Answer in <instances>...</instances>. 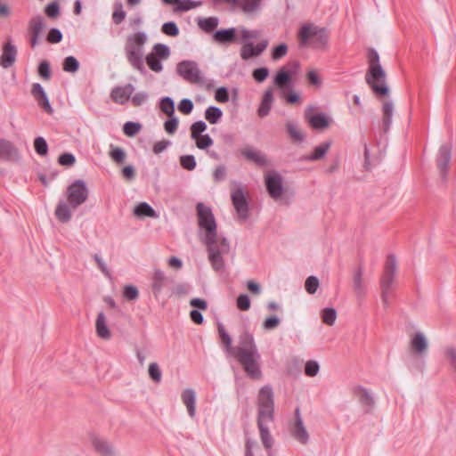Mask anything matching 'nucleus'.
Here are the masks:
<instances>
[{"label":"nucleus","mask_w":456,"mask_h":456,"mask_svg":"<svg viewBox=\"0 0 456 456\" xmlns=\"http://www.w3.org/2000/svg\"><path fill=\"white\" fill-rule=\"evenodd\" d=\"M217 331L228 355L237 359L246 374L252 379L262 378L261 354L253 335L244 330L239 337V345L232 346V339L222 322L217 323Z\"/></svg>","instance_id":"1"},{"label":"nucleus","mask_w":456,"mask_h":456,"mask_svg":"<svg viewBox=\"0 0 456 456\" xmlns=\"http://www.w3.org/2000/svg\"><path fill=\"white\" fill-rule=\"evenodd\" d=\"M196 209L199 227L204 231L202 242L207 247L210 265L215 272L223 273L225 269L224 257L230 252V242L225 237L217 234L216 218L209 207L199 202Z\"/></svg>","instance_id":"2"},{"label":"nucleus","mask_w":456,"mask_h":456,"mask_svg":"<svg viewBox=\"0 0 456 456\" xmlns=\"http://www.w3.org/2000/svg\"><path fill=\"white\" fill-rule=\"evenodd\" d=\"M257 418L256 423L261 442L268 456H272L273 438L270 433L269 425L274 420V395L270 385L262 387L256 400Z\"/></svg>","instance_id":"3"},{"label":"nucleus","mask_w":456,"mask_h":456,"mask_svg":"<svg viewBox=\"0 0 456 456\" xmlns=\"http://www.w3.org/2000/svg\"><path fill=\"white\" fill-rule=\"evenodd\" d=\"M88 198V188L83 180H76L67 188V200H60L55 208V216L61 223L71 219L70 208L76 209Z\"/></svg>","instance_id":"4"},{"label":"nucleus","mask_w":456,"mask_h":456,"mask_svg":"<svg viewBox=\"0 0 456 456\" xmlns=\"http://www.w3.org/2000/svg\"><path fill=\"white\" fill-rule=\"evenodd\" d=\"M369 68L365 74V81L376 95L385 96L389 93L387 85V74L379 62V53L370 48L368 52Z\"/></svg>","instance_id":"5"},{"label":"nucleus","mask_w":456,"mask_h":456,"mask_svg":"<svg viewBox=\"0 0 456 456\" xmlns=\"http://www.w3.org/2000/svg\"><path fill=\"white\" fill-rule=\"evenodd\" d=\"M148 41V35L144 31H137L127 35L125 42V54L129 64L141 74L146 73L144 66V45Z\"/></svg>","instance_id":"6"},{"label":"nucleus","mask_w":456,"mask_h":456,"mask_svg":"<svg viewBox=\"0 0 456 456\" xmlns=\"http://www.w3.org/2000/svg\"><path fill=\"white\" fill-rule=\"evenodd\" d=\"M299 45L303 47L326 49L329 41V32L323 27L314 23L304 24L298 32Z\"/></svg>","instance_id":"7"},{"label":"nucleus","mask_w":456,"mask_h":456,"mask_svg":"<svg viewBox=\"0 0 456 456\" xmlns=\"http://www.w3.org/2000/svg\"><path fill=\"white\" fill-rule=\"evenodd\" d=\"M177 74L187 83L200 84L205 83L204 76L194 61H182L176 65Z\"/></svg>","instance_id":"8"},{"label":"nucleus","mask_w":456,"mask_h":456,"mask_svg":"<svg viewBox=\"0 0 456 456\" xmlns=\"http://www.w3.org/2000/svg\"><path fill=\"white\" fill-rule=\"evenodd\" d=\"M396 270V257L394 255H389L387 259L384 273L380 280L381 289L392 291L395 281Z\"/></svg>","instance_id":"9"},{"label":"nucleus","mask_w":456,"mask_h":456,"mask_svg":"<svg viewBox=\"0 0 456 456\" xmlns=\"http://www.w3.org/2000/svg\"><path fill=\"white\" fill-rule=\"evenodd\" d=\"M232 203L238 214V218L244 222L248 218V203L244 195L242 188L238 187L231 194Z\"/></svg>","instance_id":"10"},{"label":"nucleus","mask_w":456,"mask_h":456,"mask_svg":"<svg viewBox=\"0 0 456 456\" xmlns=\"http://www.w3.org/2000/svg\"><path fill=\"white\" fill-rule=\"evenodd\" d=\"M265 186L271 198L278 200L283 192L282 177L276 172L273 171L265 175Z\"/></svg>","instance_id":"11"},{"label":"nucleus","mask_w":456,"mask_h":456,"mask_svg":"<svg viewBox=\"0 0 456 456\" xmlns=\"http://www.w3.org/2000/svg\"><path fill=\"white\" fill-rule=\"evenodd\" d=\"M268 41L264 39L254 45L253 42H244L240 51V56L243 61L257 57L267 48Z\"/></svg>","instance_id":"12"},{"label":"nucleus","mask_w":456,"mask_h":456,"mask_svg":"<svg viewBox=\"0 0 456 456\" xmlns=\"http://www.w3.org/2000/svg\"><path fill=\"white\" fill-rule=\"evenodd\" d=\"M45 27L46 25L44 17L38 15L30 19L28 22V30L30 34V45L32 47L40 44V38Z\"/></svg>","instance_id":"13"},{"label":"nucleus","mask_w":456,"mask_h":456,"mask_svg":"<svg viewBox=\"0 0 456 456\" xmlns=\"http://www.w3.org/2000/svg\"><path fill=\"white\" fill-rule=\"evenodd\" d=\"M314 106H308L305 111V118L313 129L322 130L327 128L330 124V118L325 113L311 114Z\"/></svg>","instance_id":"14"},{"label":"nucleus","mask_w":456,"mask_h":456,"mask_svg":"<svg viewBox=\"0 0 456 456\" xmlns=\"http://www.w3.org/2000/svg\"><path fill=\"white\" fill-rule=\"evenodd\" d=\"M170 282H172V280L167 277L164 272L158 268L154 269L151 277V289L154 297L158 298L164 289L168 287Z\"/></svg>","instance_id":"15"},{"label":"nucleus","mask_w":456,"mask_h":456,"mask_svg":"<svg viewBox=\"0 0 456 456\" xmlns=\"http://www.w3.org/2000/svg\"><path fill=\"white\" fill-rule=\"evenodd\" d=\"M452 158V147L445 143L441 145L436 158V165L444 180L446 179L449 163Z\"/></svg>","instance_id":"16"},{"label":"nucleus","mask_w":456,"mask_h":456,"mask_svg":"<svg viewBox=\"0 0 456 456\" xmlns=\"http://www.w3.org/2000/svg\"><path fill=\"white\" fill-rule=\"evenodd\" d=\"M2 54L0 56V65L4 69L11 68L17 58V47L13 45L11 39L4 43L2 47Z\"/></svg>","instance_id":"17"},{"label":"nucleus","mask_w":456,"mask_h":456,"mask_svg":"<svg viewBox=\"0 0 456 456\" xmlns=\"http://www.w3.org/2000/svg\"><path fill=\"white\" fill-rule=\"evenodd\" d=\"M292 436L299 443L305 444L309 441V434L304 426L299 408L295 411V422L291 429Z\"/></svg>","instance_id":"18"},{"label":"nucleus","mask_w":456,"mask_h":456,"mask_svg":"<svg viewBox=\"0 0 456 456\" xmlns=\"http://www.w3.org/2000/svg\"><path fill=\"white\" fill-rule=\"evenodd\" d=\"M411 350L419 356H423L428 352V342L426 336L420 332H415L410 339Z\"/></svg>","instance_id":"19"},{"label":"nucleus","mask_w":456,"mask_h":456,"mask_svg":"<svg viewBox=\"0 0 456 456\" xmlns=\"http://www.w3.org/2000/svg\"><path fill=\"white\" fill-rule=\"evenodd\" d=\"M134 92V86L132 84H126L123 86H116L111 90L110 96L114 102L125 104Z\"/></svg>","instance_id":"20"},{"label":"nucleus","mask_w":456,"mask_h":456,"mask_svg":"<svg viewBox=\"0 0 456 456\" xmlns=\"http://www.w3.org/2000/svg\"><path fill=\"white\" fill-rule=\"evenodd\" d=\"M31 94L33 97L37 102V104L45 110L48 114H52L53 110L49 102L47 94L43 88V86L39 83H35L32 85Z\"/></svg>","instance_id":"21"},{"label":"nucleus","mask_w":456,"mask_h":456,"mask_svg":"<svg viewBox=\"0 0 456 456\" xmlns=\"http://www.w3.org/2000/svg\"><path fill=\"white\" fill-rule=\"evenodd\" d=\"M236 28L218 29L214 32L212 38L220 45L231 44L236 40Z\"/></svg>","instance_id":"22"},{"label":"nucleus","mask_w":456,"mask_h":456,"mask_svg":"<svg viewBox=\"0 0 456 456\" xmlns=\"http://www.w3.org/2000/svg\"><path fill=\"white\" fill-rule=\"evenodd\" d=\"M240 153L247 159L256 163L258 166L265 167L268 164L266 156L253 147H245L240 150Z\"/></svg>","instance_id":"23"},{"label":"nucleus","mask_w":456,"mask_h":456,"mask_svg":"<svg viewBox=\"0 0 456 456\" xmlns=\"http://www.w3.org/2000/svg\"><path fill=\"white\" fill-rule=\"evenodd\" d=\"M18 149L10 141L0 139V158L4 160H13L19 159Z\"/></svg>","instance_id":"24"},{"label":"nucleus","mask_w":456,"mask_h":456,"mask_svg":"<svg viewBox=\"0 0 456 456\" xmlns=\"http://www.w3.org/2000/svg\"><path fill=\"white\" fill-rule=\"evenodd\" d=\"M92 444L94 450L101 456H117L112 446L109 443L99 436L92 437Z\"/></svg>","instance_id":"25"},{"label":"nucleus","mask_w":456,"mask_h":456,"mask_svg":"<svg viewBox=\"0 0 456 456\" xmlns=\"http://www.w3.org/2000/svg\"><path fill=\"white\" fill-rule=\"evenodd\" d=\"M354 393L362 405L366 407L368 410L374 405L375 400L370 390L359 386L354 388Z\"/></svg>","instance_id":"26"},{"label":"nucleus","mask_w":456,"mask_h":456,"mask_svg":"<svg viewBox=\"0 0 456 456\" xmlns=\"http://www.w3.org/2000/svg\"><path fill=\"white\" fill-rule=\"evenodd\" d=\"M273 102V89L268 88L264 93L261 102L259 104V107L257 110L258 116L261 118L266 117L270 113Z\"/></svg>","instance_id":"27"},{"label":"nucleus","mask_w":456,"mask_h":456,"mask_svg":"<svg viewBox=\"0 0 456 456\" xmlns=\"http://www.w3.org/2000/svg\"><path fill=\"white\" fill-rule=\"evenodd\" d=\"M331 146V141H327L316 146L310 155L303 157L306 161H317L323 159Z\"/></svg>","instance_id":"28"},{"label":"nucleus","mask_w":456,"mask_h":456,"mask_svg":"<svg viewBox=\"0 0 456 456\" xmlns=\"http://www.w3.org/2000/svg\"><path fill=\"white\" fill-rule=\"evenodd\" d=\"M182 401L185 404L189 415L194 417L196 411V394L194 390L191 388L185 389L182 393Z\"/></svg>","instance_id":"29"},{"label":"nucleus","mask_w":456,"mask_h":456,"mask_svg":"<svg viewBox=\"0 0 456 456\" xmlns=\"http://www.w3.org/2000/svg\"><path fill=\"white\" fill-rule=\"evenodd\" d=\"M382 113H383V118H382L383 128H384L385 132H387L390 129V126L392 125L393 113H394V103L391 100L386 101L383 103Z\"/></svg>","instance_id":"30"},{"label":"nucleus","mask_w":456,"mask_h":456,"mask_svg":"<svg viewBox=\"0 0 456 456\" xmlns=\"http://www.w3.org/2000/svg\"><path fill=\"white\" fill-rule=\"evenodd\" d=\"M95 328L96 333L101 338L109 339L110 338V331L107 326L105 314L102 312L97 315Z\"/></svg>","instance_id":"31"},{"label":"nucleus","mask_w":456,"mask_h":456,"mask_svg":"<svg viewBox=\"0 0 456 456\" xmlns=\"http://www.w3.org/2000/svg\"><path fill=\"white\" fill-rule=\"evenodd\" d=\"M219 19L217 17H208L201 18L198 20L199 28L203 30L205 33H212L218 26Z\"/></svg>","instance_id":"32"},{"label":"nucleus","mask_w":456,"mask_h":456,"mask_svg":"<svg viewBox=\"0 0 456 456\" xmlns=\"http://www.w3.org/2000/svg\"><path fill=\"white\" fill-rule=\"evenodd\" d=\"M363 271L359 267L354 274V290L358 297L365 296V287L362 281Z\"/></svg>","instance_id":"33"},{"label":"nucleus","mask_w":456,"mask_h":456,"mask_svg":"<svg viewBox=\"0 0 456 456\" xmlns=\"http://www.w3.org/2000/svg\"><path fill=\"white\" fill-rule=\"evenodd\" d=\"M287 131L290 138L297 142H301L305 140V134L302 133L297 122L289 120L286 122Z\"/></svg>","instance_id":"34"},{"label":"nucleus","mask_w":456,"mask_h":456,"mask_svg":"<svg viewBox=\"0 0 456 456\" xmlns=\"http://www.w3.org/2000/svg\"><path fill=\"white\" fill-rule=\"evenodd\" d=\"M134 214L139 217L147 216L155 218L158 216L156 211L147 202H141L138 205H136L134 208Z\"/></svg>","instance_id":"35"},{"label":"nucleus","mask_w":456,"mask_h":456,"mask_svg":"<svg viewBox=\"0 0 456 456\" xmlns=\"http://www.w3.org/2000/svg\"><path fill=\"white\" fill-rule=\"evenodd\" d=\"M222 116V110L216 106H209L205 110V118L212 125L217 124Z\"/></svg>","instance_id":"36"},{"label":"nucleus","mask_w":456,"mask_h":456,"mask_svg":"<svg viewBox=\"0 0 456 456\" xmlns=\"http://www.w3.org/2000/svg\"><path fill=\"white\" fill-rule=\"evenodd\" d=\"M289 81L290 75L284 69H280L273 78L274 85L280 89L286 88Z\"/></svg>","instance_id":"37"},{"label":"nucleus","mask_w":456,"mask_h":456,"mask_svg":"<svg viewBox=\"0 0 456 456\" xmlns=\"http://www.w3.org/2000/svg\"><path fill=\"white\" fill-rule=\"evenodd\" d=\"M145 61L152 71L159 73L163 70L161 59L158 58L156 55L151 53L147 54Z\"/></svg>","instance_id":"38"},{"label":"nucleus","mask_w":456,"mask_h":456,"mask_svg":"<svg viewBox=\"0 0 456 456\" xmlns=\"http://www.w3.org/2000/svg\"><path fill=\"white\" fill-rule=\"evenodd\" d=\"M159 108L167 116L175 115V102L169 96H165L160 100Z\"/></svg>","instance_id":"39"},{"label":"nucleus","mask_w":456,"mask_h":456,"mask_svg":"<svg viewBox=\"0 0 456 456\" xmlns=\"http://www.w3.org/2000/svg\"><path fill=\"white\" fill-rule=\"evenodd\" d=\"M321 316L325 324L332 326L337 319V311L333 307H325L322 309Z\"/></svg>","instance_id":"40"},{"label":"nucleus","mask_w":456,"mask_h":456,"mask_svg":"<svg viewBox=\"0 0 456 456\" xmlns=\"http://www.w3.org/2000/svg\"><path fill=\"white\" fill-rule=\"evenodd\" d=\"M151 53L161 60H167L170 56V49L167 45L157 43L153 45L152 53Z\"/></svg>","instance_id":"41"},{"label":"nucleus","mask_w":456,"mask_h":456,"mask_svg":"<svg viewBox=\"0 0 456 456\" xmlns=\"http://www.w3.org/2000/svg\"><path fill=\"white\" fill-rule=\"evenodd\" d=\"M179 161H180V166L187 171L194 170L197 166L195 157L191 154H186V155L180 156Z\"/></svg>","instance_id":"42"},{"label":"nucleus","mask_w":456,"mask_h":456,"mask_svg":"<svg viewBox=\"0 0 456 456\" xmlns=\"http://www.w3.org/2000/svg\"><path fill=\"white\" fill-rule=\"evenodd\" d=\"M262 4V0H241L240 7L246 13H252L256 12Z\"/></svg>","instance_id":"43"},{"label":"nucleus","mask_w":456,"mask_h":456,"mask_svg":"<svg viewBox=\"0 0 456 456\" xmlns=\"http://www.w3.org/2000/svg\"><path fill=\"white\" fill-rule=\"evenodd\" d=\"M62 69L66 72L75 73L79 69V62L74 56H68L63 61Z\"/></svg>","instance_id":"44"},{"label":"nucleus","mask_w":456,"mask_h":456,"mask_svg":"<svg viewBox=\"0 0 456 456\" xmlns=\"http://www.w3.org/2000/svg\"><path fill=\"white\" fill-rule=\"evenodd\" d=\"M193 140L195 141L197 148H199L200 150H207L214 143L213 139L208 134H201L199 137L194 138Z\"/></svg>","instance_id":"45"},{"label":"nucleus","mask_w":456,"mask_h":456,"mask_svg":"<svg viewBox=\"0 0 456 456\" xmlns=\"http://www.w3.org/2000/svg\"><path fill=\"white\" fill-rule=\"evenodd\" d=\"M34 148L36 152L39 156H45L48 153V144L45 139L42 136H38L34 141Z\"/></svg>","instance_id":"46"},{"label":"nucleus","mask_w":456,"mask_h":456,"mask_svg":"<svg viewBox=\"0 0 456 456\" xmlns=\"http://www.w3.org/2000/svg\"><path fill=\"white\" fill-rule=\"evenodd\" d=\"M142 125L137 122L127 121L123 126V132L127 136H134L140 132Z\"/></svg>","instance_id":"47"},{"label":"nucleus","mask_w":456,"mask_h":456,"mask_svg":"<svg viewBox=\"0 0 456 456\" xmlns=\"http://www.w3.org/2000/svg\"><path fill=\"white\" fill-rule=\"evenodd\" d=\"M207 124L203 120H198L191 126V139L197 138L207 130Z\"/></svg>","instance_id":"48"},{"label":"nucleus","mask_w":456,"mask_h":456,"mask_svg":"<svg viewBox=\"0 0 456 456\" xmlns=\"http://www.w3.org/2000/svg\"><path fill=\"white\" fill-rule=\"evenodd\" d=\"M161 31L167 36L176 37L179 34V28L175 21H167L162 25Z\"/></svg>","instance_id":"49"},{"label":"nucleus","mask_w":456,"mask_h":456,"mask_svg":"<svg viewBox=\"0 0 456 456\" xmlns=\"http://www.w3.org/2000/svg\"><path fill=\"white\" fill-rule=\"evenodd\" d=\"M168 118L164 122V129L167 134H173L177 130L179 120L175 115L168 116Z\"/></svg>","instance_id":"50"},{"label":"nucleus","mask_w":456,"mask_h":456,"mask_svg":"<svg viewBox=\"0 0 456 456\" xmlns=\"http://www.w3.org/2000/svg\"><path fill=\"white\" fill-rule=\"evenodd\" d=\"M288 53V45L285 43H281L274 46L272 50V59L278 61L284 57Z\"/></svg>","instance_id":"51"},{"label":"nucleus","mask_w":456,"mask_h":456,"mask_svg":"<svg viewBox=\"0 0 456 456\" xmlns=\"http://www.w3.org/2000/svg\"><path fill=\"white\" fill-rule=\"evenodd\" d=\"M241 39L244 42H251V39H256L260 36L259 30H250L246 28L240 29Z\"/></svg>","instance_id":"52"},{"label":"nucleus","mask_w":456,"mask_h":456,"mask_svg":"<svg viewBox=\"0 0 456 456\" xmlns=\"http://www.w3.org/2000/svg\"><path fill=\"white\" fill-rule=\"evenodd\" d=\"M149 375L154 382L159 383L161 381L162 373L157 362H151L149 365Z\"/></svg>","instance_id":"53"},{"label":"nucleus","mask_w":456,"mask_h":456,"mask_svg":"<svg viewBox=\"0 0 456 456\" xmlns=\"http://www.w3.org/2000/svg\"><path fill=\"white\" fill-rule=\"evenodd\" d=\"M319 287V280L316 276H309L305 282V288L309 294H314Z\"/></svg>","instance_id":"54"},{"label":"nucleus","mask_w":456,"mask_h":456,"mask_svg":"<svg viewBox=\"0 0 456 456\" xmlns=\"http://www.w3.org/2000/svg\"><path fill=\"white\" fill-rule=\"evenodd\" d=\"M63 38L62 33L59 28H53L49 30L46 40L51 44L60 43Z\"/></svg>","instance_id":"55"},{"label":"nucleus","mask_w":456,"mask_h":456,"mask_svg":"<svg viewBox=\"0 0 456 456\" xmlns=\"http://www.w3.org/2000/svg\"><path fill=\"white\" fill-rule=\"evenodd\" d=\"M268 75L269 69L265 67L255 69L252 73L253 78L258 83L264 82L267 78Z\"/></svg>","instance_id":"56"},{"label":"nucleus","mask_w":456,"mask_h":456,"mask_svg":"<svg viewBox=\"0 0 456 456\" xmlns=\"http://www.w3.org/2000/svg\"><path fill=\"white\" fill-rule=\"evenodd\" d=\"M123 295L127 300L133 301L138 298L139 291L135 286L126 285L124 288Z\"/></svg>","instance_id":"57"},{"label":"nucleus","mask_w":456,"mask_h":456,"mask_svg":"<svg viewBox=\"0 0 456 456\" xmlns=\"http://www.w3.org/2000/svg\"><path fill=\"white\" fill-rule=\"evenodd\" d=\"M320 370L319 363L316 361H308L305 365V373L306 376L314 377Z\"/></svg>","instance_id":"58"},{"label":"nucleus","mask_w":456,"mask_h":456,"mask_svg":"<svg viewBox=\"0 0 456 456\" xmlns=\"http://www.w3.org/2000/svg\"><path fill=\"white\" fill-rule=\"evenodd\" d=\"M45 14L51 19H54L60 14V5L57 2L50 3L45 9Z\"/></svg>","instance_id":"59"},{"label":"nucleus","mask_w":456,"mask_h":456,"mask_svg":"<svg viewBox=\"0 0 456 456\" xmlns=\"http://www.w3.org/2000/svg\"><path fill=\"white\" fill-rule=\"evenodd\" d=\"M193 107H194V105H193L192 101L188 98H184V99L181 100L178 104V110L185 115L190 114L192 111Z\"/></svg>","instance_id":"60"},{"label":"nucleus","mask_w":456,"mask_h":456,"mask_svg":"<svg viewBox=\"0 0 456 456\" xmlns=\"http://www.w3.org/2000/svg\"><path fill=\"white\" fill-rule=\"evenodd\" d=\"M58 162L61 166L70 167L76 162V158L72 153L65 152L60 155Z\"/></svg>","instance_id":"61"},{"label":"nucleus","mask_w":456,"mask_h":456,"mask_svg":"<svg viewBox=\"0 0 456 456\" xmlns=\"http://www.w3.org/2000/svg\"><path fill=\"white\" fill-rule=\"evenodd\" d=\"M215 99L218 102H222V103L227 102L229 101V92H228L227 87H225V86L218 87L215 93Z\"/></svg>","instance_id":"62"},{"label":"nucleus","mask_w":456,"mask_h":456,"mask_svg":"<svg viewBox=\"0 0 456 456\" xmlns=\"http://www.w3.org/2000/svg\"><path fill=\"white\" fill-rule=\"evenodd\" d=\"M281 322V320L275 316L272 315L267 317L263 322V328L266 330H272L275 329Z\"/></svg>","instance_id":"63"},{"label":"nucleus","mask_w":456,"mask_h":456,"mask_svg":"<svg viewBox=\"0 0 456 456\" xmlns=\"http://www.w3.org/2000/svg\"><path fill=\"white\" fill-rule=\"evenodd\" d=\"M237 307L241 311H248L250 308V299L248 295L241 294L237 297Z\"/></svg>","instance_id":"64"}]
</instances>
